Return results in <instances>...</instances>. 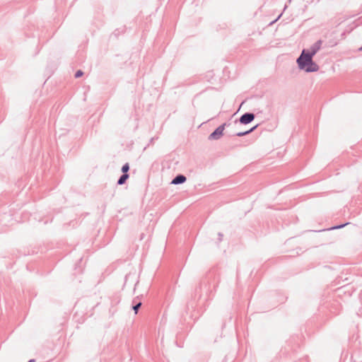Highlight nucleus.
Instances as JSON below:
<instances>
[{
    "label": "nucleus",
    "instance_id": "39448f33",
    "mask_svg": "<svg viewBox=\"0 0 362 362\" xmlns=\"http://www.w3.org/2000/svg\"><path fill=\"white\" fill-rule=\"evenodd\" d=\"M319 66L314 62L313 61H311L310 64L306 66L305 69H304L306 72H315L318 71Z\"/></svg>",
    "mask_w": 362,
    "mask_h": 362
},
{
    "label": "nucleus",
    "instance_id": "423d86ee",
    "mask_svg": "<svg viewBox=\"0 0 362 362\" xmlns=\"http://www.w3.org/2000/svg\"><path fill=\"white\" fill-rule=\"evenodd\" d=\"M186 177L183 175H177L171 182L173 185L182 184L186 181Z\"/></svg>",
    "mask_w": 362,
    "mask_h": 362
},
{
    "label": "nucleus",
    "instance_id": "9b49d317",
    "mask_svg": "<svg viewBox=\"0 0 362 362\" xmlns=\"http://www.w3.org/2000/svg\"><path fill=\"white\" fill-rule=\"evenodd\" d=\"M83 74V72L81 70H78L75 74L76 78H79Z\"/></svg>",
    "mask_w": 362,
    "mask_h": 362
},
{
    "label": "nucleus",
    "instance_id": "9d476101",
    "mask_svg": "<svg viewBox=\"0 0 362 362\" xmlns=\"http://www.w3.org/2000/svg\"><path fill=\"white\" fill-rule=\"evenodd\" d=\"M141 306V303L139 302L136 303L134 305H133L132 308L134 310L135 313L136 314L139 308Z\"/></svg>",
    "mask_w": 362,
    "mask_h": 362
},
{
    "label": "nucleus",
    "instance_id": "f03ea898",
    "mask_svg": "<svg viewBox=\"0 0 362 362\" xmlns=\"http://www.w3.org/2000/svg\"><path fill=\"white\" fill-rule=\"evenodd\" d=\"M226 126V123H224L217 127L210 135L209 139L217 140L221 137L223 135V132L224 131L225 127Z\"/></svg>",
    "mask_w": 362,
    "mask_h": 362
},
{
    "label": "nucleus",
    "instance_id": "1a4fd4ad",
    "mask_svg": "<svg viewBox=\"0 0 362 362\" xmlns=\"http://www.w3.org/2000/svg\"><path fill=\"white\" fill-rule=\"evenodd\" d=\"M129 163H125L122 168V171L123 173V174H127V172L129 171Z\"/></svg>",
    "mask_w": 362,
    "mask_h": 362
},
{
    "label": "nucleus",
    "instance_id": "f257e3e1",
    "mask_svg": "<svg viewBox=\"0 0 362 362\" xmlns=\"http://www.w3.org/2000/svg\"><path fill=\"white\" fill-rule=\"evenodd\" d=\"M313 55L308 53L303 49L300 57L297 59V63L300 69L304 70L311 61H313Z\"/></svg>",
    "mask_w": 362,
    "mask_h": 362
},
{
    "label": "nucleus",
    "instance_id": "ddd939ff",
    "mask_svg": "<svg viewBox=\"0 0 362 362\" xmlns=\"http://www.w3.org/2000/svg\"><path fill=\"white\" fill-rule=\"evenodd\" d=\"M218 240L221 241L223 239V233H218Z\"/></svg>",
    "mask_w": 362,
    "mask_h": 362
},
{
    "label": "nucleus",
    "instance_id": "20e7f679",
    "mask_svg": "<svg viewBox=\"0 0 362 362\" xmlns=\"http://www.w3.org/2000/svg\"><path fill=\"white\" fill-rule=\"evenodd\" d=\"M322 44V40H319L310 47L309 50L306 52L310 54L311 55L314 56L320 50Z\"/></svg>",
    "mask_w": 362,
    "mask_h": 362
},
{
    "label": "nucleus",
    "instance_id": "f8f14e48",
    "mask_svg": "<svg viewBox=\"0 0 362 362\" xmlns=\"http://www.w3.org/2000/svg\"><path fill=\"white\" fill-rule=\"evenodd\" d=\"M347 223H346V225ZM345 226V224H342V225H340V226H334V227H332V229H338V228H341L342 227H344Z\"/></svg>",
    "mask_w": 362,
    "mask_h": 362
},
{
    "label": "nucleus",
    "instance_id": "2eb2a0df",
    "mask_svg": "<svg viewBox=\"0 0 362 362\" xmlns=\"http://www.w3.org/2000/svg\"><path fill=\"white\" fill-rule=\"evenodd\" d=\"M361 50H362V47L360 48Z\"/></svg>",
    "mask_w": 362,
    "mask_h": 362
},
{
    "label": "nucleus",
    "instance_id": "7ed1b4c3",
    "mask_svg": "<svg viewBox=\"0 0 362 362\" xmlns=\"http://www.w3.org/2000/svg\"><path fill=\"white\" fill-rule=\"evenodd\" d=\"M255 119V115L253 113L247 112L243 114L239 121L241 124H247L252 122Z\"/></svg>",
    "mask_w": 362,
    "mask_h": 362
},
{
    "label": "nucleus",
    "instance_id": "4468645a",
    "mask_svg": "<svg viewBox=\"0 0 362 362\" xmlns=\"http://www.w3.org/2000/svg\"><path fill=\"white\" fill-rule=\"evenodd\" d=\"M28 362H35L34 359L30 360Z\"/></svg>",
    "mask_w": 362,
    "mask_h": 362
},
{
    "label": "nucleus",
    "instance_id": "0eeeda50",
    "mask_svg": "<svg viewBox=\"0 0 362 362\" xmlns=\"http://www.w3.org/2000/svg\"><path fill=\"white\" fill-rule=\"evenodd\" d=\"M257 125L253 127L252 128H251L250 129L247 130V131H245V132H238L236 133V136H245L251 132H252L256 128H257Z\"/></svg>",
    "mask_w": 362,
    "mask_h": 362
},
{
    "label": "nucleus",
    "instance_id": "6e6552de",
    "mask_svg": "<svg viewBox=\"0 0 362 362\" xmlns=\"http://www.w3.org/2000/svg\"><path fill=\"white\" fill-rule=\"evenodd\" d=\"M128 178H129L128 174H123L122 175H121V177L117 180V185H122L124 184Z\"/></svg>",
    "mask_w": 362,
    "mask_h": 362
}]
</instances>
